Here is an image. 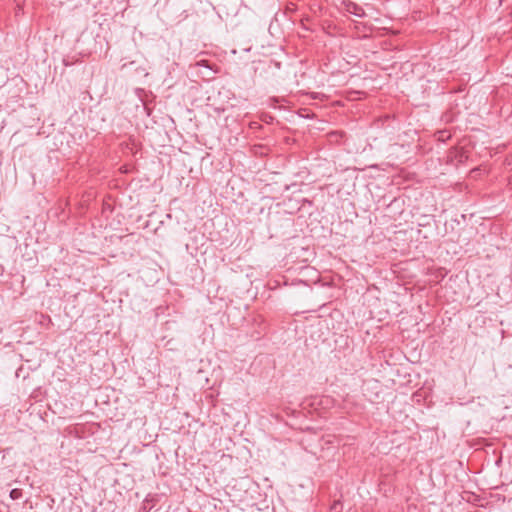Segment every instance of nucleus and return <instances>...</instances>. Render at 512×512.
Listing matches in <instances>:
<instances>
[{
  "label": "nucleus",
  "instance_id": "1",
  "mask_svg": "<svg viewBox=\"0 0 512 512\" xmlns=\"http://www.w3.org/2000/svg\"><path fill=\"white\" fill-rule=\"evenodd\" d=\"M21 496H22V491H21V489H17V488H15V489H12V490L10 491V497H11L12 499H14V500H15V499H19V498H21Z\"/></svg>",
  "mask_w": 512,
  "mask_h": 512
},
{
  "label": "nucleus",
  "instance_id": "2",
  "mask_svg": "<svg viewBox=\"0 0 512 512\" xmlns=\"http://www.w3.org/2000/svg\"><path fill=\"white\" fill-rule=\"evenodd\" d=\"M342 509V504L339 501H335L331 507L332 511L340 512Z\"/></svg>",
  "mask_w": 512,
  "mask_h": 512
},
{
  "label": "nucleus",
  "instance_id": "3",
  "mask_svg": "<svg viewBox=\"0 0 512 512\" xmlns=\"http://www.w3.org/2000/svg\"><path fill=\"white\" fill-rule=\"evenodd\" d=\"M354 9L355 10L353 11V13L356 16H358V17H363L364 16L365 13H364V11H363V9L361 7H358V6L355 5Z\"/></svg>",
  "mask_w": 512,
  "mask_h": 512
}]
</instances>
